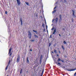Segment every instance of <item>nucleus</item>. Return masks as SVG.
<instances>
[{"instance_id": "f257e3e1", "label": "nucleus", "mask_w": 76, "mask_h": 76, "mask_svg": "<svg viewBox=\"0 0 76 76\" xmlns=\"http://www.w3.org/2000/svg\"><path fill=\"white\" fill-rule=\"evenodd\" d=\"M28 37L30 39H31V37H32V34H31V33L30 32V31H28Z\"/></svg>"}, {"instance_id": "f03ea898", "label": "nucleus", "mask_w": 76, "mask_h": 76, "mask_svg": "<svg viewBox=\"0 0 76 76\" xmlns=\"http://www.w3.org/2000/svg\"><path fill=\"white\" fill-rule=\"evenodd\" d=\"M20 60V55H18L17 58L16 62L17 63H19V60Z\"/></svg>"}, {"instance_id": "7ed1b4c3", "label": "nucleus", "mask_w": 76, "mask_h": 76, "mask_svg": "<svg viewBox=\"0 0 76 76\" xmlns=\"http://www.w3.org/2000/svg\"><path fill=\"white\" fill-rule=\"evenodd\" d=\"M42 55L41 56L40 58V63L41 64V62L42 61Z\"/></svg>"}, {"instance_id": "20e7f679", "label": "nucleus", "mask_w": 76, "mask_h": 76, "mask_svg": "<svg viewBox=\"0 0 76 76\" xmlns=\"http://www.w3.org/2000/svg\"><path fill=\"white\" fill-rule=\"evenodd\" d=\"M17 2V4H18V6H19L20 4V0H16Z\"/></svg>"}, {"instance_id": "39448f33", "label": "nucleus", "mask_w": 76, "mask_h": 76, "mask_svg": "<svg viewBox=\"0 0 76 76\" xmlns=\"http://www.w3.org/2000/svg\"><path fill=\"white\" fill-rule=\"evenodd\" d=\"M12 47H11L9 49L8 54H9L10 53H11V51H12Z\"/></svg>"}, {"instance_id": "423d86ee", "label": "nucleus", "mask_w": 76, "mask_h": 76, "mask_svg": "<svg viewBox=\"0 0 76 76\" xmlns=\"http://www.w3.org/2000/svg\"><path fill=\"white\" fill-rule=\"evenodd\" d=\"M72 15L73 17H76V16H75V11L74 10H72Z\"/></svg>"}, {"instance_id": "0eeeda50", "label": "nucleus", "mask_w": 76, "mask_h": 76, "mask_svg": "<svg viewBox=\"0 0 76 76\" xmlns=\"http://www.w3.org/2000/svg\"><path fill=\"white\" fill-rule=\"evenodd\" d=\"M58 18H56L55 19V22L56 23H57V22H58Z\"/></svg>"}, {"instance_id": "6e6552de", "label": "nucleus", "mask_w": 76, "mask_h": 76, "mask_svg": "<svg viewBox=\"0 0 76 76\" xmlns=\"http://www.w3.org/2000/svg\"><path fill=\"white\" fill-rule=\"evenodd\" d=\"M62 15H59V18H60V20H62V18H62Z\"/></svg>"}, {"instance_id": "1a4fd4ad", "label": "nucleus", "mask_w": 76, "mask_h": 76, "mask_svg": "<svg viewBox=\"0 0 76 76\" xmlns=\"http://www.w3.org/2000/svg\"><path fill=\"white\" fill-rule=\"evenodd\" d=\"M20 21L21 22V25H22L23 24H22V18H20Z\"/></svg>"}, {"instance_id": "9d476101", "label": "nucleus", "mask_w": 76, "mask_h": 76, "mask_svg": "<svg viewBox=\"0 0 76 76\" xmlns=\"http://www.w3.org/2000/svg\"><path fill=\"white\" fill-rule=\"evenodd\" d=\"M55 32H56V29H55L54 31H53V34H55Z\"/></svg>"}, {"instance_id": "9b49d317", "label": "nucleus", "mask_w": 76, "mask_h": 76, "mask_svg": "<svg viewBox=\"0 0 76 76\" xmlns=\"http://www.w3.org/2000/svg\"><path fill=\"white\" fill-rule=\"evenodd\" d=\"M34 36L35 37V38H38V36L36 35L35 34H34Z\"/></svg>"}, {"instance_id": "f8f14e48", "label": "nucleus", "mask_w": 76, "mask_h": 76, "mask_svg": "<svg viewBox=\"0 0 76 76\" xmlns=\"http://www.w3.org/2000/svg\"><path fill=\"white\" fill-rule=\"evenodd\" d=\"M67 70H68V71H73L74 70H75V69H67Z\"/></svg>"}, {"instance_id": "ddd939ff", "label": "nucleus", "mask_w": 76, "mask_h": 76, "mask_svg": "<svg viewBox=\"0 0 76 76\" xmlns=\"http://www.w3.org/2000/svg\"><path fill=\"white\" fill-rule=\"evenodd\" d=\"M56 10H55L53 11L52 13H53H53H56Z\"/></svg>"}, {"instance_id": "4468645a", "label": "nucleus", "mask_w": 76, "mask_h": 76, "mask_svg": "<svg viewBox=\"0 0 76 76\" xmlns=\"http://www.w3.org/2000/svg\"><path fill=\"white\" fill-rule=\"evenodd\" d=\"M27 62L28 63H29V59H28V57L27 58Z\"/></svg>"}, {"instance_id": "2eb2a0df", "label": "nucleus", "mask_w": 76, "mask_h": 76, "mask_svg": "<svg viewBox=\"0 0 76 76\" xmlns=\"http://www.w3.org/2000/svg\"><path fill=\"white\" fill-rule=\"evenodd\" d=\"M10 63V60H9V61H8V64H7V65L9 66Z\"/></svg>"}, {"instance_id": "dca6fc26", "label": "nucleus", "mask_w": 76, "mask_h": 76, "mask_svg": "<svg viewBox=\"0 0 76 76\" xmlns=\"http://www.w3.org/2000/svg\"><path fill=\"white\" fill-rule=\"evenodd\" d=\"M33 32H35L36 33V34H37V31H35L34 30H33Z\"/></svg>"}, {"instance_id": "f3484780", "label": "nucleus", "mask_w": 76, "mask_h": 76, "mask_svg": "<svg viewBox=\"0 0 76 76\" xmlns=\"http://www.w3.org/2000/svg\"><path fill=\"white\" fill-rule=\"evenodd\" d=\"M54 52L55 54H56L57 53V51L56 50V49L54 50Z\"/></svg>"}, {"instance_id": "a211bd4d", "label": "nucleus", "mask_w": 76, "mask_h": 76, "mask_svg": "<svg viewBox=\"0 0 76 76\" xmlns=\"http://www.w3.org/2000/svg\"><path fill=\"white\" fill-rule=\"evenodd\" d=\"M25 3L27 5V6H29V3L28 2H26Z\"/></svg>"}, {"instance_id": "6ab92c4d", "label": "nucleus", "mask_w": 76, "mask_h": 76, "mask_svg": "<svg viewBox=\"0 0 76 76\" xmlns=\"http://www.w3.org/2000/svg\"><path fill=\"white\" fill-rule=\"evenodd\" d=\"M64 44H67V43L66 41H64Z\"/></svg>"}, {"instance_id": "aec40b11", "label": "nucleus", "mask_w": 76, "mask_h": 76, "mask_svg": "<svg viewBox=\"0 0 76 76\" xmlns=\"http://www.w3.org/2000/svg\"><path fill=\"white\" fill-rule=\"evenodd\" d=\"M51 45V43H50L49 45V47H50Z\"/></svg>"}, {"instance_id": "412c9836", "label": "nucleus", "mask_w": 76, "mask_h": 76, "mask_svg": "<svg viewBox=\"0 0 76 76\" xmlns=\"http://www.w3.org/2000/svg\"><path fill=\"white\" fill-rule=\"evenodd\" d=\"M61 47L63 50H64V47L63 45L61 46Z\"/></svg>"}, {"instance_id": "4be33fe9", "label": "nucleus", "mask_w": 76, "mask_h": 76, "mask_svg": "<svg viewBox=\"0 0 76 76\" xmlns=\"http://www.w3.org/2000/svg\"><path fill=\"white\" fill-rule=\"evenodd\" d=\"M45 26V25L44 24H42V26L43 28H44V26Z\"/></svg>"}, {"instance_id": "5701e85b", "label": "nucleus", "mask_w": 76, "mask_h": 76, "mask_svg": "<svg viewBox=\"0 0 76 76\" xmlns=\"http://www.w3.org/2000/svg\"><path fill=\"white\" fill-rule=\"evenodd\" d=\"M60 64H61L60 63V62H58V64H57V65H60Z\"/></svg>"}, {"instance_id": "b1692460", "label": "nucleus", "mask_w": 76, "mask_h": 76, "mask_svg": "<svg viewBox=\"0 0 76 76\" xmlns=\"http://www.w3.org/2000/svg\"><path fill=\"white\" fill-rule=\"evenodd\" d=\"M8 66H9L8 65H7V67H6V68H5V70H7V67H8Z\"/></svg>"}, {"instance_id": "393cba45", "label": "nucleus", "mask_w": 76, "mask_h": 76, "mask_svg": "<svg viewBox=\"0 0 76 76\" xmlns=\"http://www.w3.org/2000/svg\"><path fill=\"white\" fill-rule=\"evenodd\" d=\"M30 41H31V42H34V40L31 39L30 40Z\"/></svg>"}, {"instance_id": "a878e982", "label": "nucleus", "mask_w": 76, "mask_h": 76, "mask_svg": "<svg viewBox=\"0 0 76 76\" xmlns=\"http://www.w3.org/2000/svg\"><path fill=\"white\" fill-rule=\"evenodd\" d=\"M22 72V69H21V70H20V73H21Z\"/></svg>"}, {"instance_id": "bb28decb", "label": "nucleus", "mask_w": 76, "mask_h": 76, "mask_svg": "<svg viewBox=\"0 0 76 76\" xmlns=\"http://www.w3.org/2000/svg\"><path fill=\"white\" fill-rule=\"evenodd\" d=\"M5 13L6 14V15H7V11H6Z\"/></svg>"}, {"instance_id": "cd10ccee", "label": "nucleus", "mask_w": 76, "mask_h": 76, "mask_svg": "<svg viewBox=\"0 0 76 76\" xmlns=\"http://www.w3.org/2000/svg\"><path fill=\"white\" fill-rule=\"evenodd\" d=\"M43 73H44V72L42 71V73L41 74V75H43Z\"/></svg>"}, {"instance_id": "c85d7f7f", "label": "nucleus", "mask_w": 76, "mask_h": 76, "mask_svg": "<svg viewBox=\"0 0 76 76\" xmlns=\"http://www.w3.org/2000/svg\"><path fill=\"white\" fill-rule=\"evenodd\" d=\"M52 38V35H50V38Z\"/></svg>"}, {"instance_id": "c756f323", "label": "nucleus", "mask_w": 76, "mask_h": 76, "mask_svg": "<svg viewBox=\"0 0 76 76\" xmlns=\"http://www.w3.org/2000/svg\"><path fill=\"white\" fill-rule=\"evenodd\" d=\"M64 57H65V58H67V56H66V55H64Z\"/></svg>"}, {"instance_id": "7c9ffc66", "label": "nucleus", "mask_w": 76, "mask_h": 76, "mask_svg": "<svg viewBox=\"0 0 76 76\" xmlns=\"http://www.w3.org/2000/svg\"><path fill=\"white\" fill-rule=\"evenodd\" d=\"M58 60L59 61H61V60H60V58H58Z\"/></svg>"}, {"instance_id": "2f4dec72", "label": "nucleus", "mask_w": 76, "mask_h": 76, "mask_svg": "<svg viewBox=\"0 0 76 76\" xmlns=\"http://www.w3.org/2000/svg\"><path fill=\"white\" fill-rule=\"evenodd\" d=\"M72 22H73V18H72Z\"/></svg>"}, {"instance_id": "473e14b6", "label": "nucleus", "mask_w": 76, "mask_h": 76, "mask_svg": "<svg viewBox=\"0 0 76 76\" xmlns=\"http://www.w3.org/2000/svg\"><path fill=\"white\" fill-rule=\"evenodd\" d=\"M55 20V19H53L52 20V22H54V21Z\"/></svg>"}, {"instance_id": "72a5a7b5", "label": "nucleus", "mask_w": 76, "mask_h": 76, "mask_svg": "<svg viewBox=\"0 0 76 76\" xmlns=\"http://www.w3.org/2000/svg\"><path fill=\"white\" fill-rule=\"evenodd\" d=\"M12 53H10V56H12Z\"/></svg>"}, {"instance_id": "f704fd0d", "label": "nucleus", "mask_w": 76, "mask_h": 76, "mask_svg": "<svg viewBox=\"0 0 76 76\" xmlns=\"http://www.w3.org/2000/svg\"><path fill=\"white\" fill-rule=\"evenodd\" d=\"M56 7H55L54 9H54H56Z\"/></svg>"}, {"instance_id": "c9c22d12", "label": "nucleus", "mask_w": 76, "mask_h": 76, "mask_svg": "<svg viewBox=\"0 0 76 76\" xmlns=\"http://www.w3.org/2000/svg\"><path fill=\"white\" fill-rule=\"evenodd\" d=\"M30 51H32V49H30Z\"/></svg>"}, {"instance_id": "e433bc0d", "label": "nucleus", "mask_w": 76, "mask_h": 76, "mask_svg": "<svg viewBox=\"0 0 76 76\" xmlns=\"http://www.w3.org/2000/svg\"><path fill=\"white\" fill-rule=\"evenodd\" d=\"M61 61H62V62H63V60H61Z\"/></svg>"}, {"instance_id": "4c0bfd02", "label": "nucleus", "mask_w": 76, "mask_h": 76, "mask_svg": "<svg viewBox=\"0 0 76 76\" xmlns=\"http://www.w3.org/2000/svg\"><path fill=\"white\" fill-rule=\"evenodd\" d=\"M64 3H65V2L66 3V1L64 0Z\"/></svg>"}, {"instance_id": "58836bf2", "label": "nucleus", "mask_w": 76, "mask_h": 76, "mask_svg": "<svg viewBox=\"0 0 76 76\" xmlns=\"http://www.w3.org/2000/svg\"><path fill=\"white\" fill-rule=\"evenodd\" d=\"M58 35L59 36V37H61V35H60V34H59Z\"/></svg>"}, {"instance_id": "ea45409f", "label": "nucleus", "mask_w": 76, "mask_h": 76, "mask_svg": "<svg viewBox=\"0 0 76 76\" xmlns=\"http://www.w3.org/2000/svg\"><path fill=\"white\" fill-rule=\"evenodd\" d=\"M53 29H54V28H53L51 29V30H53Z\"/></svg>"}, {"instance_id": "a19ab883", "label": "nucleus", "mask_w": 76, "mask_h": 76, "mask_svg": "<svg viewBox=\"0 0 76 76\" xmlns=\"http://www.w3.org/2000/svg\"><path fill=\"white\" fill-rule=\"evenodd\" d=\"M55 63H56V64H57V63H58L57 62H56Z\"/></svg>"}, {"instance_id": "79ce46f5", "label": "nucleus", "mask_w": 76, "mask_h": 76, "mask_svg": "<svg viewBox=\"0 0 76 76\" xmlns=\"http://www.w3.org/2000/svg\"><path fill=\"white\" fill-rule=\"evenodd\" d=\"M45 31V29H44V30H43V31Z\"/></svg>"}, {"instance_id": "37998d69", "label": "nucleus", "mask_w": 76, "mask_h": 76, "mask_svg": "<svg viewBox=\"0 0 76 76\" xmlns=\"http://www.w3.org/2000/svg\"><path fill=\"white\" fill-rule=\"evenodd\" d=\"M36 17H37L38 16V15L37 14L36 15Z\"/></svg>"}, {"instance_id": "c03bdc74", "label": "nucleus", "mask_w": 76, "mask_h": 76, "mask_svg": "<svg viewBox=\"0 0 76 76\" xmlns=\"http://www.w3.org/2000/svg\"><path fill=\"white\" fill-rule=\"evenodd\" d=\"M63 68H65V66L62 67Z\"/></svg>"}, {"instance_id": "a18cd8bd", "label": "nucleus", "mask_w": 76, "mask_h": 76, "mask_svg": "<svg viewBox=\"0 0 76 76\" xmlns=\"http://www.w3.org/2000/svg\"><path fill=\"white\" fill-rule=\"evenodd\" d=\"M46 26V29H47V26Z\"/></svg>"}, {"instance_id": "49530a36", "label": "nucleus", "mask_w": 76, "mask_h": 76, "mask_svg": "<svg viewBox=\"0 0 76 76\" xmlns=\"http://www.w3.org/2000/svg\"><path fill=\"white\" fill-rule=\"evenodd\" d=\"M56 56H58V54H57V55H56Z\"/></svg>"}, {"instance_id": "de8ad7c7", "label": "nucleus", "mask_w": 76, "mask_h": 76, "mask_svg": "<svg viewBox=\"0 0 76 76\" xmlns=\"http://www.w3.org/2000/svg\"><path fill=\"white\" fill-rule=\"evenodd\" d=\"M52 53H53V54H54V52L53 51H52Z\"/></svg>"}, {"instance_id": "09e8293b", "label": "nucleus", "mask_w": 76, "mask_h": 76, "mask_svg": "<svg viewBox=\"0 0 76 76\" xmlns=\"http://www.w3.org/2000/svg\"><path fill=\"white\" fill-rule=\"evenodd\" d=\"M59 53H60V50H59Z\"/></svg>"}, {"instance_id": "8fccbe9b", "label": "nucleus", "mask_w": 76, "mask_h": 76, "mask_svg": "<svg viewBox=\"0 0 76 76\" xmlns=\"http://www.w3.org/2000/svg\"><path fill=\"white\" fill-rule=\"evenodd\" d=\"M57 61L58 62H59V61L58 60Z\"/></svg>"}, {"instance_id": "3c124183", "label": "nucleus", "mask_w": 76, "mask_h": 76, "mask_svg": "<svg viewBox=\"0 0 76 76\" xmlns=\"http://www.w3.org/2000/svg\"><path fill=\"white\" fill-rule=\"evenodd\" d=\"M42 72H44V69H43L42 71Z\"/></svg>"}, {"instance_id": "603ef678", "label": "nucleus", "mask_w": 76, "mask_h": 76, "mask_svg": "<svg viewBox=\"0 0 76 76\" xmlns=\"http://www.w3.org/2000/svg\"><path fill=\"white\" fill-rule=\"evenodd\" d=\"M73 70H76V69H73Z\"/></svg>"}, {"instance_id": "864d4df0", "label": "nucleus", "mask_w": 76, "mask_h": 76, "mask_svg": "<svg viewBox=\"0 0 76 76\" xmlns=\"http://www.w3.org/2000/svg\"><path fill=\"white\" fill-rule=\"evenodd\" d=\"M40 76H42V75H40Z\"/></svg>"}, {"instance_id": "5fc2aeb1", "label": "nucleus", "mask_w": 76, "mask_h": 76, "mask_svg": "<svg viewBox=\"0 0 76 76\" xmlns=\"http://www.w3.org/2000/svg\"><path fill=\"white\" fill-rule=\"evenodd\" d=\"M75 60H76V58L75 59Z\"/></svg>"}, {"instance_id": "6e6d98bb", "label": "nucleus", "mask_w": 76, "mask_h": 76, "mask_svg": "<svg viewBox=\"0 0 76 76\" xmlns=\"http://www.w3.org/2000/svg\"><path fill=\"white\" fill-rule=\"evenodd\" d=\"M29 47H30V46H29Z\"/></svg>"}, {"instance_id": "4d7b16f0", "label": "nucleus", "mask_w": 76, "mask_h": 76, "mask_svg": "<svg viewBox=\"0 0 76 76\" xmlns=\"http://www.w3.org/2000/svg\"><path fill=\"white\" fill-rule=\"evenodd\" d=\"M7 76H9V75H7Z\"/></svg>"}, {"instance_id": "13d9d810", "label": "nucleus", "mask_w": 76, "mask_h": 76, "mask_svg": "<svg viewBox=\"0 0 76 76\" xmlns=\"http://www.w3.org/2000/svg\"><path fill=\"white\" fill-rule=\"evenodd\" d=\"M63 29H64V28H63Z\"/></svg>"}]
</instances>
